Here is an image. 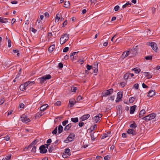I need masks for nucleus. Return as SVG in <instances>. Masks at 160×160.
I'll list each match as a JSON object with an SVG mask.
<instances>
[{
    "mask_svg": "<svg viewBox=\"0 0 160 160\" xmlns=\"http://www.w3.org/2000/svg\"><path fill=\"white\" fill-rule=\"evenodd\" d=\"M51 78V76L50 74H48L43 76L42 77L38 78L37 81L38 83L42 84L47 79H49Z\"/></svg>",
    "mask_w": 160,
    "mask_h": 160,
    "instance_id": "nucleus-1",
    "label": "nucleus"
},
{
    "mask_svg": "<svg viewBox=\"0 0 160 160\" xmlns=\"http://www.w3.org/2000/svg\"><path fill=\"white\" fill-rule=\"evenodd\" d=\"M69 35L66 33L62 35L60 39V42L61 44L65 43L69 38Z\"/></svg>",
    "mask_w": 160,
    "mask_h": 160,
    "instance_id": "nucleus-2",
    "label": "nucleus"
},
{
    "mask_svg": "<svg viewBox=\"0 0 160 160\" xmlns=\"http://www.w3.org/2000/svg\"><path fill=\"white\" fill-rule=\"evenodd\" d=\"M156 117V114L152 113L149 114V115L143 117L142 119L145 120L146 121L150 120Z\"/></svg>",
    "mask_w": 160,
    "mask_h": 160,
    "instance_id": "nucleus-3",
    "label": "nucleus"
},
{
    "mask_svg": "<svg viewBox=\"0 0 160 160\" xmlns=\"http://www.w3.org/2000/svg\"><path fill=\"white\" fill-rule=\"evenodd\" d=\"M147 44L151 46L152 49L155 52H157L158 48L156 43L153 42H148Z\"/></svg>",
    "mask_w": 160,
    "mask_h": 160,
    "instance_id": "nucleus-4",
    "label": "nucleus"
},
{
    "mask_svg": "<svg viewBox=\"0 0 160 160\" xmlns=\"http://www.w3.org/2000/svg\"><path fill=\"white\" fill-rule=\"evenodd\" d=\"M74 137L75 134L73 133H70L66 139L65 140L64 142L65 143H68L72 141L74 139Z\"/></svg>",
    "mask_w": 160,
    "mask_h": 160,
    "instance_id": "nucleus-5",
    "label": "nucleus"
},
{
    "mask_svg": "<svg viewBox=\"0 0 160 160\" xmlns=\"http://www.w3.org/2000/svg\"><path fill=\"white\" fill-rule=\"evenodd\" d=\"M113 89L112 88L102 93V96L104 97H107V96L110 95L113 92Z\"/></svg>",
    "mask_w": 160,
    "mask_h": 160,
    "instance_id": "nucleus-6",
    "label": "nucleus"
},
{
    "mask_svg": "<svg viewBox=\"0 0 160 160\" xmlns=\"http://www.w3.org/2000/svg\"><path fill=\"white\" fill-rule=\"evenodd\" d=\"M21 121L27 123L29 122L30 120L26 115L23 114L21 116Z\"/></svg>",
    "mask_w": 160,
    "mask_h": 160,
    "instance_id": "nucleus-7",
    "label": "nucleus"
},
{
    "mask_svg": "<svg viewBox=\"0 0 160 160\" xmlns=\"http://www.w3.org/2000/svg\"><path fill=\"white\" fill-rule=\"evenodd\" d=\"M40 152L42 153H46L47 151V149L46 148L45 146L44 145L41 146L39 148Z\"/></svg>",
    "mask_w": 160,
    "mask_h": 160,
    "instance_id": "nucleus-8",
    "label": "nucleus"
},
{
    "mask_svg": "<svg viewBox=\"0 0 160 160\" xmlns=\"http://www.w3.org/2000/svg\"><path fill=\"white\" fill-rule=\"evenodd\" d=\"M102 116V114H99L98 115H96L93 118V120L95 122H97L99 121Z\"/></svg>",
    "mask_w": 160,
    "mask_h": 160,
    "instance_id": "nucleus-9",
    "label": "nucleus"
},
{
    "mask_svg": "<svg viewBox=\"0 0 160 160\" xmlns=\"http://www.w3.org/2000/svg\"><path fill=\"white\" fill-rule=\"evenodd\" d=\"M122 92H119L117 95V98L116 100L117 102H118L119 100L122 99Z\"/></svg>",
    "mask_w": 160,
    "mask_h": 160,
    "instance_id": "nucleus-10",
    "label": "nucleus"
},
{
    "mask_svg": "<svg viewBox=\"0 0 160 160\" xmlns=\"http://www.w3.org/2000/svg\"><path fill=\"white\" fill-rule=\"evenodd\" d=\"M127 133L128 134H132L133 135H135L136 134V132L134 129H129L127 131Z\"/></svg>",
    "mask_w": 160,
    "mask_h": 160,
    "instance_id": "nucleus-11",
    "label": "nucleus"
},
{
    "mask_svg": "<svg viewBox=\"0 0 160 160\" xmlns=\"http://www.w3.org/2000/svg\"><path fill=\"white\" fill-rule=\"evenodd\" d=\"M92 69L93 70V72L94 73H97L98 70V63H97L96 64H94L93 66L92 67Z\"/></svg>",
    "mask_w": 160,
    "mask_h": 160,
    "instance_id": "nucleus-12",
    "label": "nucleus"
},
{
    "mask_svg": "<svg viewBox=\"0 0 160 160\" xmlns=\"http://www.w3.org/2000/svg\"><path fill=\"white\" fill-rule=\"evenodd\" d=\"M78 52H74L72 53L70 55V57L71 59H76V57H77V54Z\"/></svg>",
    "mask_w": 160,
    "mask_h": 160,
    "instance_id": "nucleus-13",
    "label": "nucleus"
},
{
    "mask_svg": "<svg viewBox=\"0 0 160 160\" xmlns=\"http://www.w3.org/2000/svg\"><path fill=\"white\" fill-rule=\"evenodd\" d=\"M90 116V115L89 114H85L84 115H83L82 116L81 118V119L82 120V121H84L87 119H88V118H89V117Z\"/></svg>",
    "mask_w": 160,
    "mask_h": 160,
    "instance_id": "nucleus-14",
    "label": "nucleus"
},
{
    "mask_svg": "<svg viewBox=\"0 0 160 160\" xmlns=\"http://www.w3.org/2000/svg\"><path fill=\"white\" fill-rule=\"evenodd\" d=\"M48 106V105L46 104H45L42 106L40 108V111H44L46 109Z\"/></svg>",
    "mask_w": 160,
    "mask_h": 160,
    "instance_id": "nucleus-15",
    "label": "nucleus"
},
{
    "mask_svg": "<svg viewBox=\"0 0 160 160\" xmlns=\"http://www.w3.org/2000/svg\"><path fill=\"white\" fill-rule=\"evenodd\" d=\"M75 100L74 99H72L69 100V103L70 104V107H72L76 103Z\"/></svg>",
    "mask_w": 160,
    "mask_h": 160,
    "instance_id": "nucleus-16",
    "label": "nucleus"
},
{
    "mask_svg": "<svg viewBox=\"0 0 160 160\" xmlns=\"http://www.w3.org/2000/svg\"><path fill=\"white\" fill-rule=\"evenodd\" d=\"M136 105L130 107V113L133 114L135 111L136 108Z\"/></svg>",
    "mask_w": 160,
    "mask_h": 160,
    "instance_id": "nucleus-17",
    "label": "nucleus"
},
{
    "mask_svg": "<svg viewBox=\"0 0 160 160\" xmlns=\"http://www.w3.org/2000/svg\"><path fill=\"white\" fill-rule=\"evenodd\" d=\"M155 94V92L153 90H150L148 94V97H152Z\"/></svg>",
    "mask_w": 160,
    "mask_h": 160,
    "instance_id": "nucleus-18",
    "label": "nucleus"
},
{
    "mask_svg": "<svg viewBox=\"0 0 160 160\" xmlns=\"http://www.w3.org/2000/svg\"><path fill=\"white\" fill-rule=\"evenodd\" d=\"M0 22L2 23H6L8 22V19L0 17Z\"/></svg>",
    "mask_w": 160,
    "mask_h": 160,
    "instance_id": "nucleus-19",
    "label": "nucleus"
},
{
    "mask_svg": "<svg viewBox=\"0 0 160 160\" xmlns=\"http://www.w3.org/2000/svg\"><path fill=\"white\" fill-rule=\"evenodd\" d=\"M55 44H53L50 46L48 49V50L49 52H51L53 51L54 49L55 48Z\"/></svg>",
    "mask_w": 160,
    "mask_h": 160,
    "instance_id": "nucleus-20",
    "label": "nucleus"
},
{
    "mask_svg": "<svg viewBox=\"0 0 160 160\" xmlns=\"http://www.w3.org/2000/svg\"><path fill=\"white\" fill-rule=\"evenodd\" d=\"M97 127V125L96 124H95L93 126L91 127L90 129H88V130H90V132H93V131Z\"/></svg>",
    "mask_w": 160,
    "mask_h": 160,
    "instance_id": "nucleus-21",
    "label": "nucleus"
},
{
    "mask_svg": "<svg viewBox=\"0 0 160 160\" xmlns=\"http://www.w3.org/2000/svg\"><path fill=\"white\" fill-rule=\"evenodd\" d=\"M130 127L132 128H135L137 127V124L134 122H133V123L130 125Z\"/></svg>",
    "mask_w": 160,
    "mask_h": 160,
    "instance_id": "nucleus-22",
    "label": "nucleus"
},
{
    "mask_svg": "<svg viewBox=\"0 0 160 160\" xmlns=\"http://www.w3.org/2000/svg\"><path fill=\"white\" fill-rule=\"evenodd\" d=\"M63 130V128L62 125H59L58 128V132L59 133H61Z\"/></svg>",
    "mask_w": 160,
    "mask_h": 160,
    "instance_id": "nucleus-23",
    "label": "nucleus"
},
{
    "mask_svg": "<svg viewBox=\"0 0 160 160\" xmlns=\"http://www.w3.org/2000/svg\"><path fill=\"white\" fill-rule=\"evenodd\" d=\"M72 127V125L71 123H69L64 128L65 130H68L70 128Z\"/></svg>",
    "mask_w": 160,
    "mask_h": 160,
    "instance_id": "nucleus-24",
    "label": "nucleus"
},
{
    "mask_svg": "<svg viewBox=\"0 0 160 160\" xmlns=\"http://www.w3.org/2000/svg\"><path fill=\"white\" fill-rule=\"evenodd\" d=\"M71 120L73 122L76 123L78 121V118H71Z\"/></svg>",
    "mask_w": 160,
    "mask_h": 160,
    "instance_id": "nucleus-25",
    "label": "nucleus"
},
{
    "mask_svg": "<svg viewBox=\"0 0 160 160\" xmlns=\"http://www.w3.org/2000/svg\"><path fill=\"white\" fill-rule=\"evenodd\" d=\"M132 70H134L135 72L136 73H138L140 72L141 70L139 68H134Z\"/></svg>",
    "mask_w": 160,
    "mask_h": 160,
    "instance_id": "nucleus-26",
    "label": "nucleus"
},
{
    "mask_svg": "<svg viewBox=\"0 0 160 160\" xmlns=\"http://www.w3.org/2000/svg\"><path fill=\"white\" fill-rule=\"evenodd\" d=\"M94 132H90V136L91 139L92 140H94L96 138V137H94Z\"/></svg>",
    "mask_w": 160,
    "mask_h": 160,
    "instance_id": "nucleus-27",
    "label": "nucleus"
},
{
    "mask_svg": "<svg viewBox=\"0 0 160 160\" xmlns=\"http://www.w3.org/2000/svg\"><path fill=\"white\" fill-rule=\"evenodd\" d=\"M31 83H32L34 84L35 82L34 81L31 82V81H28L26 82L24 84V86H25V87L27 86L28 85L30 84Z\"/></svg>",
    "mask_w": 160,
    "mask_h": 160,
    "instance_id": "nucleus-28",
    "label": "nucleus"
},
{
    "mask_svg": "<svg viewBox=\"0 0 160 160\" xmlns=\"http://www.w3.org/2000/svg\"><path fill=\"white\" fill-rule=\"evenodd\" d=\"M130 75L129 73H127L125 74L124 75L123 78L124 79H127Z\"/></svg>",
    "mask_w": 160,
    "mask_h": 160,
    "instance_id": "nucleus-29",
    "label": "nucleus"
},
{
    "mask_svg": "<svg viewBox=\"0 0 160 160\" xmlns=\"http://www.w3.org/2000/svg\"><path fill=\"white\" fill-rule=\"evenodd\" d=\"M20 89L22 91H23L25 89V87L24 86V84L21 85L20 86Z\"/></svg>",
    "mask_w": 160,
    "mask_h": 160,
    "instance_id": "nucleus-30",
    "label": "nucleus"
},
{
    "mask_svg": "<svg viewBox=\"0 0 160 160\" xmlns=\"http://www.w3.org/2000/svg\"><path fill=\"white\" fill-rule=\"evenodd\" d=\"M70 149L69 148H66L65 149L64 152L66 154H67L68 155H70V154H69L70 152Z\"/></svg>",
    "mask_w": 160,
    "mask_h": 160,
    "instance_id": "nucleus-31",
    "label": "nucleus"
},
{
    "mask_svg": "<svg viewBox=\"0 0 160 160\" xmlns=\"http://www.w3.org/2000/svg\"><path fill=\"white\" fill-rule=\"evenodd\" d=\"M70 3L69 1L66 2L64 4V7L68 8L69 6Z\"/></svg>",
    "mask_w": 160,
    "mask_h": 160,
    "instance_id": "nucleus-32",
    "label": "nucleus"
},
{
    "mask_svg": "<svg viewBox=\"0 0 160 160\" xmlns=\"http://www.w3.org/2000/svg\"><path fill=\"white\" fill-rule=\"evenodd\" d=\"M36 143V140L34 141L31 144L28 146L27 148L28 149H29L30 148L32 147V146L33 144H34V143Z\"/></svg>",
    "mask_w": 160,
    "mask_h": 160,
    "instance_id": "nucleus-33",
    "label": "nucleus"
},
{
    "mask_svg": "<svg viewBox=\"0 0 160 160\" xmlns=\"http://www.w3.org/2000/svg\"><path fill=\"white\" fill-rule=\"evenodd\" d=\"M135 100V98L133 97H131L129 99V102L130 103H132Z\"/></svg>",
    "mask_w": 160,
    "mask_h": 160,
    "instance_id": "nucleus-34",
    "label": "nucleus"
},
{
    "mask_svg": "<svg viewBox=\"0 0 160 160\" xmlns=\"http://www.w3.org/2000/svg\"><path fill=\"white\" fill-rule=\"evenodd\" d=\"M131 4L129 2H126L125 4L123 5L122 6V8H125L128 5H130L131 6Z\"/></svg>",
    "mask_w": 160,
    "mask_h": 160,
    "instance_id": "nucleus-35",
    "label": "nucleus"
},
{
    "mask_svg": "<svg viewBox=\"0 0 160 160\" xmlns=\"http://www.w3.org/2000/svg\"><path fill=\"white\" fill-rule=\"evenodd\" d=\"M59 15V14H57V15H56V18H55V22H58L60 19V18L58 16V15Z\"/></svg>",
    "mask_w": 160,
    "mask_h": 160,
    "instance_id": "nucleus-36",
    "label": "nucleus"
},
{
    "mask_svg": "<svg viewBox=\"0 0 160 160\" xmlns=\"http://www.w3.org/2000/svg\"><path fill=\"white\" fill-rule=\"evenodd\" d=\"M127 56L128 54L127 53H126V52H124L122 54L121 57L122 58H124Z\"/></svg>",
    "mask_w": 160,
    "mask_h": 160,
    "instance_id": "nucleus-37",
    "label": "nucleus"
},
{
    "mask_svg": "<svg viewBox=\"0 0 160 160\" xmlns=\"http://www.w3.org/2000/svg\"><path fill=\"white\" fill-rule=\"evenodd\" d=\"M57 132V127L55 128L52 131V133L53 134H55Z\"/></svg>",
    "mask_w": 160,
    "mask_h": 160,
    "instance_id": "nucleus-38",
    "label": "nucleus"
},
{
    "mask_svg": "<svg viewBox=\"0 0 160 160\" xmlns=\"http://www.w3.org/2000/svg\"><path fill=\"white\" fill-rule=\"evenodd\" d=\"M108 134L104 133L102 134V139H103L105 138L108 137Z\"/></svg>",
    "mask_w": 160,
    "mask_h": 160,
    "instance_id": "nucleus-39",
    "label": "nucleus"
},
{
    "mask_svg": "<svg viewBox=\"0 0 160 160\" xmlns=\"http://www.w3.org/2000/svg\"><path fill=\"white\" fill-rule=\"evenodd\" d=\"M77 88H76V87H72L71 91L72 92H75L77 90Z\"/></svg>",
    "mask_w": 160,
    "mask_h": 160,
    "instance_id": "nucleus-40",
    "label": "nucleus"
},
{
    "mask_svg": "<svg viewBox=\"0 0 160 160\" xmlns=\"http://www.w3.org/2000/svg\"><path fill=\"white\" fill-rule=\"evenodd\" d=\"M11 154H9L8 156H6L5 158L6 160H9L11 158Z\"/></svg>",
    "mask_w": 160,
    "mask_h": 160,
    "instance_id": "nucleus-41",
    "label": "nucleus"
},
{
    "mask_svg": "<svg viewBox=\"0 0 160 160\" xmlns=\"http://www.w3.org/2000/svg\"><path fill=\"white\" fill-rule=\"evenodd\" d=\"M68 122V120H65L62 122V125L63 126H65Z\"/></svg>",
    "mask_w": 160,
    "mask_h": 160,
    "instance_id": "nucleus-42",
    "label": "nucleus"
},
{
    "mask_svg": "<svg viewBox=\"0 0 160 160\" xmlns=\"http://www.w3.org/2000/svg\"><path fill=\"white\" fill-rule=\"evenodd\" d=\"M145 110L142 109V110H141L140 112V114H142L143 115V114H145Z\"/></svg>",
    "mask_w": 160,
    "mask_h": 160,
    "instance_id": "nucleus-43",
    "label": "nucleus"
},
{
    "mask_svg": "<svg viewBox=\"0 0 160 160\" xmlns=\"http://www.w3.org/2000/svg\"><path fill=\"white\" fill-rule=\"evenodd\" d=\"M145 58L146 60H151L152 58V57L151 56H148L145 57Z\"/></svg>",
    "mask_w": 160,
    "mask_h": 160,
    "instance_id": "nucleus-44",
    "label": "nucleus"
},
{
    "mask_svg": "<svg viewBox=\"0 0 160 160\" xmlns=\"http://www.w3.org/2000/svg\"><path fill=\"white\" fill-rule=\"evenodd\" d=\"M5 101L4 98H2L0 100V105H2L3 103Z\"/></svg>",
    "mask_w": 160,
    "mask_h": 160,
    "instance_id": "nucleus-45",
    "label": "nucleus"
},
{
    "mask_svg": "<svg viewBox=\"0 0 160 160\" xmlns=\"http://www.w3.org/2000/svg\"><path fill=\"white\" fill-rule=\"evenodd\" d=\"M138 87L139 85L138 83L135 84L133 86L134 88L136 89H138Z\"/></svg>",
    "mask_w": 160,
    "mask_h": 160,
    "instance_id": "nucleus-46",
    "label": "nucleus"
},
{
    "mask_svg": "<svg viewBox=\"0 0 160 160\" xmlns=\"http://www.w3.org/2000/svg\"><path fill=\"white\" fill-rule=\"evenodd\" d=\"M86 67L87 69L88 70H90L92 68L91 66H90L89 65H87Z\"/></svg>",
    "mask_w": 160,
    "mask_h": 160,
    "instance_id": "nucleus-47",
    "label": "nucleus"
},
{
    "mask_svg": "<svg viewBox=\"0 0 160 160\" xmlns=\"http://www.w3.org/2000/svg\"><path fill=\"white\" fill-rule=\"evenodd\" d=\"M4 138V139L7 141H8L10 139L9 136L8 135L5 136Z\"/></svg>",
    "mask_w": 160,
    "mask_h": 160,
    "instance_id": "nucleus-48",
    "label": "nucleus"
},
{
    "mask_svg": "<svg viewBox=\"0 0 160 160\" xmlns=\"http://www.w3.org/2000/svg\"><path fill=\"white\" fill-rule=\"evenodd\" d=\"M69 48L68 47H66L64 48V49L63 50V52H67Z\"/></svg>",
    "mask_w": 160,
    "mask_h": 160,
    "instance_id": "nucleus-49",
    "label": "nucleus"
},
{
    "mask_svg": "<svg viewBox=\"0 0 160 160\" xmlns=\"http://www.w3.org/2000/svg\"><path fill=\"white\" fill-rule=\"evenodd\" d=\"M132 49L130 50H129L127 51L126 52V53H127L128 54V55L130 53H132Z\"/></svg>",
    "mask_w": 160,
    "mask_h": 160,
    "instance_id": "nucleus-50",
    "label": "nucleus"
},
{
    "mask_svg": "<svg viewBox=\"0 0 160 160\" xmlns=\"http://www.w3.org/2000/svg\"><path fill=\"white\" fill-rule=\"evenodd\" d=\"M8 47L10 48L11 46V41L10 39H8Z\"/></svg>",
    "mask_w": 160,
    "mask_h": 160,
    "instance_id": "nucleus-51",
    "label": "nucleus"
},
{
    "mask_svg": "<svg viewBox=\"0 0 160 160\" xmlns=\"http://www.w3.org/2000/svg\"><path fill=\"white\" fill-rule=\"evenodd\" d=\"M119 8V7L117 5L114 7V10L115 11H117L118 10Z\"/></svg>",
    "mask_w": 160,
    "mask_h": 160,
    "instance_id": "nucleus-52",
    "label": "nucleus"
},
{
    "mask_svg": "<svg viewBox=\"0 0 160 160\" xmlns=\"http://www.w3.org/2000/svg\"><path fill=\"white\" fill-rule=\"evenodd\" d=\"M63 67V64L61 63L60 62L58 64V67L60 68H62Z\"/></svg>",
    "mask_w": 160,
    "mask_h": 160,
    "instance_id": "nucleus-53",
    "label": "nucleus"
},
{
    "mask_svg": "<svg viewBox=\"0 0 160 160\" xmlns=\"http://www.w3.org/2000/svg\"><path fill=\"white\" fill-rule=\"evenodd\" d=\"M84 124V123L83 122H79L78 123V126L81 127H82Z\"/></svg>",
    "mask_w": 160,
    "mask_h": 160,
    "instance_id": "nucleus-54",
    "label": "nucleus"
},
{
    "mask_svg": "<svg viewBox=\"0 0 160 160\" xmlns=\"http://www.w3.org/2000/svg\"><path fill=\"white\" fill-rule=\"evenodd\" d=\"M152 12L153 14L155 13L156 11V8L154 7H153L152 9Z\"/></svg>",
    "mask_w": 160,
    "mask_h": 160,
    "instance_id": "nucleus-55",
    "label": "nucleus"
},
{
    "mask_svg": "<svg viewBox=\"0 0 160 160\" xmlns=\"http://www.w3.org/2000/svg\"><path fill=\"white\" fill-rule=\"evenodd\" d=\"M19 106L20 108H23L24 107V105L23 103H21L20 104Z\"/></svg>",
    "mask_w": 160,
    "mask_h": 160,
    "instance_id": "nucleus-56",
    "label": "nucleus"
},
{
    "mask_svg": "<svg viewBox=\"0 0 160 160\" xmlns=\"http://www.w3.org/2000/svg\"><path fill=\"white\" fill-rule=\"evenodd\" d=\"M36 147L35 146L32 149V151L35 152L36 151Z\"/></svg>",
    "mask_w": 160,
    "mask_h": 160,
    "instance_id": "nucleus-57",
    "label": "nucleus"
},
{
    "mask_svg": "<svg viewBox=\"0 0 160 160\" xmlns=\"http://www.w3.org/2000/svg\"><path fill=\"white\" fill-rule=\"evenodd\" d=\"M55 104L57 106H59L61 104V102L60 101H58Z\"/></svg>",
    "mask_w": 160,
    "mask_h": 160,
    "instance_id": "nucleus-58",
    "label": "nucleus"
},
{
    "mask_svg": "<svg viewBox=\"0 0 160 160\" xmlns=\"http://www.w3.org/2000/svg\"><path fill=\"white\" fill-rule=\"evenodd\" d=\"M142 87L143 88H148V86L146 85L144 83H143L142 84Z\"/></svg>",
    "mask_w": 160,
    "mask_h": 160,
    "instance_id": "nucleus-59",
    "label": "nucleus"
},
{
    "mask_svg": "<svg viewBox=\"0 0 160 160\" xmlns=\"http://www.w3.org/2000/svg\"><path fill=\"white\" fill-rule=\"evenodd\" d=\"M152 75L151 74H150V73H149V74L148 75V76L147 77V78L148 79H149V78H152Z\"/></svg>",
    "mask_w": 160,
    "mask_h": 160,
    "instance_id": "nucleus-60",
    "label": "nucleus"
},
{
    "mask_svg": "<svg viewBox=\"0 0 160 160\" xmlns=\"http://www.w3.org/2000/svg\"><path fill=\"white\" fill-rule=\"evenodd\" d=\"M52 142V140L51 139H48L47 141V143H50Z\"/></svg>",
    "mask_w": 160,
    "mask_h": 160,
    "instance_id": "nucleus-61",
    "label": "nucleus"
},
{
    "mask_svg": "<svg viewBox=\"0 0 160 160\" xmlns=\"http://www.w3.org/2000/svg\"><path fill=\"white\" fill-rule=\"evenodd\" d=\"M11 3L12 4H16L17 3V1H13L11 2Z\"/></svg>",
    "mask_w": 160,
    "mask_h": 160,
    "instance_id": "nucleus-62",
    "label": "nucleus"
},
{
    "mask_svg": "<svg viewBox=\"0 0 160 160\" xmlns=\"http://www.w3.org/2000/svg\"><path fill=\"white\" fill-rule=\"evenodd\" d=\"M36 31H37L35 29H34L33 28H32V32L35 33L36 32Z\"/></svg>",
    "mask_w": 160,
    "mask_h": 160,
    "instance_id": "nucleus-63",
    "label": "nucleus"
},
{
    "mask_svg": "<svg viewBox=\"0 0 160 160\" xmlns=\"http://www.w3.org/2000/svg\"><path fill=\"white\" fill-rule=\"evenodd\" d=\"M120 84L122 87H123L125 85V83L124 82H121L120 83Z\"/></svg>",
    "mask_w": 160,
    "mask_h": 160,
    "instance_id": "nucleus-64",
    "label": "nucleus"
}]
</instances>
